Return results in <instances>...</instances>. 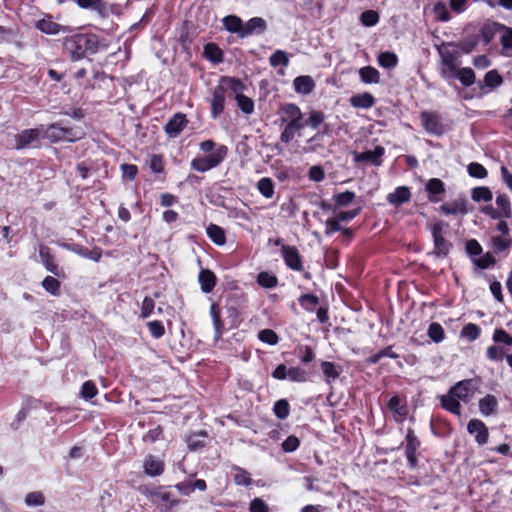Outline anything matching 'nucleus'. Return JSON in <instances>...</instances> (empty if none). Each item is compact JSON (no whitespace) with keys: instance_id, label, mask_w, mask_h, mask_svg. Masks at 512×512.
Segmentation results:
<instances>
[{"instance_id":"f257e3e1","label":"nucleus","mask_w":512,"mask_h":512,"mask_svg":"<svg viewBox=\"0 0 512 512\" xmlns=\"http://www.w3.org/2000/svg\"><path fill=\"white\" fill-rule=\"evenodd\" d=\"M440 55V74L448 82L459 80L465 87H470L476 82V74L470 67H459L463 54L455 42L442 43L438 47Z\"/></svg>"},{"instance_id":"f03ea898","label":"nucleus","mask_w":512,"mask_h":512,"mask_svg":"<svg viewBox=\"0 0 512 512\" xmlns=\"http://www.w3.org/2000/svg\"><path fill=\"white\" fill-rule=\"evenodd\" d=\"M62 51L70 61L77 62L100 49V38L94 33L77 32L62 38Z\"/></svg>"},{"instance_id":"7ed1b4c3","label":"nucleus","mask_w":512,"mask_h":512,"mask_svg":"<svg viewBox=\"0 0 512 512\" xmlns=\"http://www.w3.org/2000/svg\"><path fill=\"white\" fill-rule=\"evenodd\" d=\"M140 492L147 496L151 503L157 507L160 512H173V509L180 503V500L169 491H165L163 487L148 489L140 487Z\"/></svg>"},{"instance_id":"20e7f679","label":"nucleus","mask_w":512,"mask_h":512,"mask_svg":"<svg viewBox=\"0 0 512 512\" xmlns=\"http://www.w3.org/2000/svg\"><path fill=\"white\" fill-rule=\"evenodd\" d=\"M228 147L226 145H219L213 153L205 156L195 157L190 166L197 172L204 173L218 167L227 157Z\"/></svg>"},{"instance_id":"39448f33","label":"nucleus","mask_w":512,"mask_h":512,"mask_svg":"<svg viewBox=\"0 0 512 512\" xmlns=\"http://www.w3.org/2000/svg\"><path fill=\"white\" fill-rule=\"evenodd\" d=\"M448 226L449 224L443 220H437L430 226L434 244L432 254L438 258L447 257L451 248L453 247L452 243L445 238V233Z\"/></svg>"},{"instance_id":"423d86ee","label":"nucleus","mask_w":512,"mask_h":512,"mask_svg":"<svg viewBox=\"0 0 512 512\" xmlns=\"http://www.w3.org/2000/svg\"><path fill=\"white\" fill-rule=\"evenodd\" d=\"M221 82L226 83L229 89L235 93L237 106L243 113L251 114L254 111V102L250 97L242 93L245 86L239 78L222 76Z\"/></svg>"},{"instance_id":"0eeeda50","label":"nucleus","mask_w":512,"mask_h":512,"mask_svg":"<svg viewBox=\"0 0 512 512\" xmlns=\"http://www.w3.org/2000/svg\"><path fill=\"white\" fill-rule=\"evenodd\" d=\"M420 120L424 130L436 136H442L446 132L441 116L435 111H422Z\"/></svg>"},{"instance_id":"6e6552de","label":"nucleus","mask_w":512,"mask_h":512,"mask_svg":"<svg viewBox=\"0 0 512 512\" xmlns=\"http://www.w3.org/2000/svg\"><path fill=\"white\" fill-rule=\"evenodd\" d=\"M479 387V380L475 378L458 381L450 390L460 401L469 403Z\"/></svg>"},{"instance_id":"1a4fd4ad","label":"nucleus","mask_w":512,"mask_h":512,"mask_svg":"<svg viewBox=\"0 0 512 512\" xmlns=\"http://www.w3.org/2000/svg\"><path fill=\"white\" fill-rule=\"evenodd\" d=\"M227 88L229 87L226 85V83H222L220 79L219 84L216 85L212 90V98L210 100V116L213 119L218 118L225 109Z\"/></svg>"},{"instance_id":"9d476101","label":"nucleus","mask_w":512,"mask_h":512,"mask_svg":"<svg viewBox=\"0 0 512 512\" xmlns=\"http://www.w3.org/2000/svg\"><path fill=\"white\" fill-rule=\"evenodd\" d=\"M405 441V456L407 458L408 467L415 469L418 467L417 450L419 449L421 442L412 428L407 429Z\"/></svg>"},{"instance_id":"9b49d317","label":"nucleus","mask_w":512,"mask_h":512,"mask_svg":"<svg viewBox=\"0 0 512 512\" xmlns=\"http://www.w3.org/2000/svg\"><path fill=\"white\" fill-rule=\"evenodd\" d=\"M281 256L289 269L297 272L304 271L303 257L296 246L282 245Z\"/></svg>"},{"instance_id":"f8f14e48","label":"nucleus","mask_w":512,"mask_h":512,"mask_svg":"<svg viewBox=\"0 0 512 512\" xmlns=\"http://www.w3.org/2000/svg\"><path fill=\"white\" fill-rule=\"evenodd\" d=\"M39 257L41 259L42 264L45 269L55 275L58 278H64L65 272L55 261L54 255L51 253V250L46 245H40L39 247Z\"/></svg>"},{"instance_id":"ddd939ff","label":"nucleus","mask_w":512,"mask_h":512,"mask_svg":"<svg viewBox=\"0 0 512 512\" xmlns=\"http://www.w3.org/2000/svg\"><path fill=\"white\" fill-rule=\"evenodd\" d=\"M189 121L184 113H175L164 125V132L169 138L178 137L181 132L187 127Z\"/></svg>"},{"instance_id":"4468645a","label":"nucleus","mask_w":512,"mask_h":512,"mask_svg":"<svg viewBox=\"0 0 512 512\" xmlns=\"http://www.w3.org/2000/svg\"><path fill=\"white\" fill-rule=\"evenodd\" d=\"M60 246L94 262H99L102 257V249L98 246H95L92 249H88L87 247L77 243H62Z\"/></svg>"},{"instance_id":"2eb2a0df","label":"nucleus","mask_w":512,"mask_h":512,"mask_svg":"<svg viewBox=\"0 0 512 512\" xmlns=\"http://www.w3.org/2000/svg\"><path fill=\"white\" fill-rule=\"evenodd\" d=\"M504 24L497 21H486L477 30L480 42L483 46L489 45L498 33L502 32Z\"/></svg>"},{"instance_id":"dca6fc26","label":"nucleus","mask_w":512,"mask_h":512,"mask_svg":"<svg viewBox=\"0 0 512 512\" xmlns=\"http://www.w3.org/2000/svg\"><path fill=\"white\" fill-rule=\"evenodd\" d=\"M480 43V39L477 33V30L473 28L472 30L468 27L464 31V35L458 42H455V45L461 50L463 54H470L473 52L478 44Z\"/></svg>"},{"instance_id":"f3484780","label":"nucleus","mask_w":512,"mask_h":512,"mask_svg":"<svg viewBox=\"0 0 512 512\" xmlns=\"http://www.w3.org/2000/svg\"><path fill=\"white\" fill-rule=\"evenodd\" d=\"M385 154V148L383 146H376L374 150H367L365 152H354V161L356 163L369 162L375 166L382 164V157Z\"/></svg>"},{"instance_id":"a211bd4d","label":"nucleus","mask_w":512,"mask_h":512,"mask_svg":"<svg viewBox=\"0 0 512 512\" xmlns=\"http://www.w3.org/2000/svg\"><path fill=\"white\" fill-rule=\"evenodd\" d=\"M467 431L475 435V441L478 445H485L489 439V431L485 423L480 419H471L467 424Z\"/></svg>"},{"instance_id":"6ab92c4d","label":"nucleus","mask_w":512,"mask_h":512,"mask_svg":"<svg viewBox=\"0 0 512 512\" xmlns=\"http://www.w3.org/2000/svg\"><path fill=\"white\" fill-rule=\"evenodd\" d=\"M425 191L431 203H438L445 195V183L439 178H431L425 184Z\"/></svg>"},{"instance_id":"aec40b11","label":"nucleus","mask_w":512,"mask_h":512,"mask_svg":"<svg viewBox=\"0 0 512 512\" xmlns=\"http://www.w3.org/2000/svg\"><path fill=\"white\" fill-rule=\"evenodd\" d=\"M41 130L38 128L24 129L15 135V149L22 150L31 146V144L39 139Z\"/></svg>"},{"instance_id":"412c9836","label":"nucleus","mask_w":512,"mask_h":512,"mask_svg":"<svg viewBox=\"0 0 512 512\" xmlns=\"http://www.w3.org/2000/svg\"><path fill=\"white\" fill-rule=\"evenodd\" d=\"M282 124L303 120L301 109L294 103H283L278 110Z\"/></svg>"},{"instance_id":"4be33fe9","label":"nucleus","mask_w":512,"mask_h":512,"mask_svg":"<svg viewBox=\"0 0 512 512\" xmlns=\"http://www.w3.org/2000/svg\"><path fill=\"white\" fill-rule=\"evenodd\" d=\"M35 27L42 33L48 35H56L61 32L69 31V27L54 22L51 17L40 19L36 22Z\"/></svg>"},{"instance_id":"5701e85b","label":"nucleus","mask_w":512,"mask_h":512,"mask_svg":"<svg viewBox=\"0 0 512 512\" xmlns=\"http://www.w3.org/2000/svg\"><path fill=\"white\" fill-rule=\"evenodd\" d=\"M144 472L151 477L160 476L165 470V464L162 460L157 459L155 456L149 454L143 461Z\"/></svg>"},{"instance_id":"b1692460","label":"nucleus","mask_w":512,"mask_h":512,"mask_svg":"<svg viewBox=\"0 0 512 512\" xmlns=\"http://www.w3.org/2000/svg\"><path fill=\"white\" fill-rule=\"evenodd\" d=\"M210 316L212 318L213 327H214V336L216 340L221 339L226 328L224 321L221 317V307L218 303L213 302L210 306Z\"/></svg>"},{"instance_id":"393cba45","label":"nucleus","mask_w":512,"mask_h":512,"mask_svg":"<svg viewBox=\"0 0 512 512\" xmlns=\"http://www.w3.org/2000/svg\"><path fill=\"white\" fill-rule=\"evenodd\" d=\"M387 202L393 206H400L407 203L411 199V190L408 186H398L394 192L389 193L386 197Z\"/></svg>"},{"instance_id":"a878e982","label":"nucleus","mask_w":512,"mask_h":512,"mask_svg":"<svg viewBox=\"0 0 512 512\" xmlns=\"http://www.w3.org/2000/svg\"><path fill=\"white\" fill-rule=\"evenodd\" d=\"M503 83V77L500 75L498 70L493 69L488 71L485 75L482 81L478 82V86L481 90L485 91L487 89L488 91H492L496 89L497 87L501 86Z\"/></svg>"},{"instance_id":"bb28decb","label":"nucleus","mask_w":512,"mask_h":512,"mask_svg":"<svg viewBox=\"0 0 512 512\" xmlns=\"http://www.w3.org/2000/svg\"><path fill=\"white\" fill-rule=\"evenodd\" d=\"M75 3L82 9H92L102 19L109 15L107 3L104 0H75Z\"/></svg>"},{"instance_id":"cd10ccee","label":"nucleus","mask_w":512,"mask_h":512,"mask_svg":"<svg viewBox=\"0 0 512 512\" xmlns=\"http://www.w3.org/2000/svg\"><path fill=\"white\" fill-rule=\"evenodd\" d=\"M198 282L200 284L202 292L208 294L214 290L217 284V277L212 270L201 269L198 275Z\"/></svg>"},{"instance_id":"c85d7f7f","label":"nucleus","mask_w":512,"mask_h":512,"mask_svg":"<svg viewBox=\"0 0 512 512\" xmlns=\"http://www.w3.org/2000/svg\"><path fill=\"white\" fill-rule=\"evenodd\" d=\"M467 204L468 203L466 199L446 202L439 207V211L445 215H464L468 213Z\"/></svg>"},{"instance_id":"c756f323","label":"nucleus","mask_w":512,"mask_h":512,"mask_svg":"<svg viewBox=\"0 0 512 512\" xmlns=\"http://www.w3.org/2000/svg\"><path fill=\"white\" fill-rule=\"evenodd\" d=\"M267 29L266 21L261 17H253L249 19L243 26L242 38L252 34H261Z\"/></svg>"},{"instance_id":"7c9ffc66","label":"nucleus","mask_w":512,"mask_h":512,"mask_svg":"<svg viewBox=\"0 0 512 512\" xmlns=\"http://www.w3.org/2000/svg\"><path fill=\"white\" fill-rule=\"evenodd\" d=\"M285 124L286 125L280 134V141L285 144H289L295 138V135L306 127L304 120Z\"/></svg>"},{"instance_id":"2f4dec72","label":"nucleus","mask_w":512,"mask_h":512,"mask_svg":"<svg viewBox=\"0 0 512 512\" xmlns=\"http://www.w3.org/2000/svg\"><path fill=\"white\" fill-rule=\"evenodd\" d=\"M175 488L183 495L189 496L196 489L199 491H205L207 489L206 481L203 479H196L195 481L186 480L179 482L175 485Z\"/></svg>"},{"instance_id":"473e14b6","label":"nucleus","mask_w":512,"mask_h":512,"mask_svg":"<svg viewBox=\"0 0 512 512\" xmlns=\"http://www.w3.org/2000/svg\"><path fill=\"white\" fill-rule=\"evenodd\" d=\"M349 103L353 108L370 109L375 105L376 99L371 93L364 92L351 96Z\"/></svg>"},{"instance_id":"72a5a7b5","label":"nucleus","mask_w":512,"mask_h":512,"mask_svg":"<svg viewBox=\"0 0 512 512\" xmlns=\"http://www.w3.org/2000/svg\"><path fill=\"white\" fill-rule=\"evenodd\" d=\"M440 401L443 409L454 415L461 416V401L454 394H451L450 389L446 395L440 397Z\"/></svg>"},{"instance_id":"f704fd0d","label":"nucleus","mask_w":512,"mask_h":512,"mask_svg":"<svg viewBox=\"0 0 512 512\" xmlns=\"http://www.w3.org/2000/svg\"><path fill=\"white\" fill-rule=\"evenodd\" d=\"M294 90L303 95L310 94L315 88V82L309 75H301L293 80Z\"/></svg>"},{"instance_id":"c9c22d12","label":"nucleus","mask_w":512,"mask_h":512,"mask_svg":"<svg viewBox=\"0 0 512 512\" xmlns=\"http://www.w3.org/2000/svg\"><path fill=\"white\" fill-rule=\"evenodd\" d=\"M203 56L213 64H220L224 61V53L222 49L213 42L204 46Z\"/></svg>"},{"instance_id":"e433bc0d","label":"nucleus","mask_w":512,"mask_h":512,"mask_svg":"<svg viewBox=\"0 0 512 512\" xmlns=\"http://www.w3.org/2000/svg\"><path fill=\"white\" fill-rule=\"evenodd\" d=\"M320 367L327 383H330L331 381L339 378L343 370L340 364H336L330 361H321Z\"/></svg>"},{"instance_id":"4c0bfd02","label":"nucleus","mask_w":512,"mask_h":512,"mask_svg":"<svg viewBox=\"0 0 512 512\" xmlns=\"http://www.w3.org/2000/svg\"><path fill=\"white\" fill-rule=\"evenodd\" d=\"M222 23L228 32L237 34L240 38H242L244 23L239 16L227 15L222 19Z\"/></svg>"},{"instance_id":"58836bf2","label":"nucleus","mask_w":512,"mask_h":512,"mask_svg":"<svg viewBox=\"0 0 512 512\" xmlns=\"http://www.w3.org/2000/svg\"><path fill=\"white\" fill-rule=\"evenodd\" d=\"M207 432H194L187 436L186 443L190 451H198L206 447Z\"/></svg>"},{"instance_id":"ea45409f","label":"nucleus","mask_w":512,"mask_h":512,"mask_svg":"<svg viewBox=\"0 0 512 512\" xmlns=\"http://www.w3.org/2000/svg\"><path fill=\"white\" fill-rule=\"evenodd\" d=\"M43 137L48 139L51 143L64 141V126H62L60 122L48 125L44 131Z\"/></svg>"},{"instance_id":"a19ab883","label":"nucleus","mask_w":512,"mask_h":512,"mask_svg":"<svg viewBox=\"0 0 512 512\" xmlns=\"http://www.w3.org/2000/svg\"><path fill=\"white\" fill-rule=\"evenodd\" d=\"M490 241L491 249L495 254H508L512 247V237L492 236Z\"/></svg>"},{"instance_id":"79ce46f5","label":"nucleus","mask_w":512,"mask_h":512,"mask_svg":"<svg viewBox=\"0 0 512 512\" xmlns=\"http://www.w3.org/2000/svg\"><path fill=\"white\" fill-rule=\"evenodd\" d=\"M500 44L501 55L505 57H512V27L504 24V29H502L500 36Z\"/></svg>"},{"instance_id":"37998d69","label":"nucleus","mask_w":512,"mask_h":512,"mask_svg":"<svg viewBox=\"0 0 512 512\" xmlns=\"http://www.w3.org/2000/svg\"><path fill=\"white\" fill-rule=\"evenodd\" d=\"M478 406L479 411L484 416H490L495 413L498 407V401L494 395L487 394L485 397L479 400Z\"/></svg>"},{"instance_id":"c03bdc74","label":"nucleus","mask_w":512,"mask_h":512,"mask_svg":"<svg viewBox=\"0 0 512 512\" xmlns=\"http://www.w3.org/2000/svg\"><path fill=\"white\" fill-rule=\"evenodd\" d=\"M206 233L214 244L222 246L226 243V234L222 227L211 223L207 226Z\"/></svg>"},{"instance_id":"a18cd8bd","label":"nucleus","mask_w":512,"mask_h":512,"mask_svg":"<svg viewBox=\"0 0 512 512\" xmlns=\"http://www.w3.org/2000/svg\"><path fill=\"white\" fill-rule=\"evenodd\" d=\"M359 77L365 84H378L380 82V73L373 66H364L360 68Z\"/></svg>"},{"instance_id":"49530a36","label":"nucleus","mask_w":512,"mask_h":512,"mask_svg":"<svg viewBox=\"0 0 512 512\" xmlns=\"http://www.w3.org/2000/svg\"><path fill=\"white\" fill-rule=\"evenodd\" d=\"M497 210L503 219L512 217V207L508 195L505 193L498 194L496 197Z\"/></svg>"},{"instance_id":"de8ad7c7","label":"nucleus","mask_w":512,"mask_h":512,"mask_svg":"<svg viewBox=\"0 0 512 512\" xmlns=\"http://www.w3.org/2000/svg\"><path fill=\"white\" fill-rule=\"evenodd\" d=\"M232 471L233 481L237 486H249L252 484L251 475L244 468L234 465Z\"/></svg>"},{"instance_id":"09e8293b","label":"nucleus","mask_w":512,"mask_h":512,"mask_svg":"<svg viewBox=\"0 0 512 512\" xmlns=\"http://www.w3.org/2000/svg\"><path fill=\"white\" fill-rule=\"evenodd\" d=\"M256 282L262 288L273 289L278 285V278L273 273L262 271L258 273Z\"/></svg>"},{"instance_id":"8fccbe9b","label":"nucleus","mask_w":512,"mask_h":512,"mask_svg":"<svg viewBox=\"0 0 512 512\" xmlns=\"http://www.w3.org/2000/svg\"><path fill=\"white\" fill-rule=\"evenodd\" d=\"M257 189L263 197L270 199L275 193L274 181L270 177H263L257 182Z\"/></svg>"},{"instance_id":"3c124183","label":"nucleus","mask_w":512,"mask_h":512,"mask_svg":"<svg viewBox=\"0 0 512 512\" xmlns=\"http://www.w3.org/2000/svg\"><path fill=\"white\" fill-rule=\"evenodd\" d=\"M378 64L386 69L395 68L398 64V56L394 52H381L377 57Z\"/></svg>"},{"instance_id":"603ef678","label":"nucleus","mask_w":512,"mask_h":512,"mask_svg":"<svg viewBox=\"0 0 512 512\" xmlns=\"http://www.w3.org/2000/svg\"><path fill=\"white\" fill-rule=\"evenodd\" d=\"M165 439L164 429L161 425L149 429L143 436L142 441L147 444H153Z\"/></svg>"},{"instance_id":"864d4df0","label":"nucleus","mask_w":512,"mask_h":512,"mask_svg":"<svg viewBox=\"0 0 512 512\" xmlns=\"http://www.w3.org/2000/svg\"><path fill=\"white\" fill-rule=\"evenodd\" d=\"M247 303V296L244 292H234L228 296L225 305L233 306L239 310H243L246 308Z\"/></svg>"},{"instance_id":"5fc2aeb1","label":"nucleus","mask_w":512,"mask_h":512,"mask_svg":"<svg viewBox=\"0 0 512 512\" xmlns=\"http://www.w3.org/2000/svg\"><path fill=\"white\" fill-rule=\"evenodd\" d=\"M42 287L52 296H59L61 293V282L53 276H46L42 281Z\"/></svg>"},{"instance_id":"6e6d98bb","label":"nucleus","mask_w":512,"mask_h":512,"mask_svg":"<svg viewBox=\"0 0 512 512\" xmlns=\"http://www.w3.org/2000/svg\"><path fill=\"white\" fill-rule=\"evenodd\" d=\"M481 335V328L474 323H468L463 326L460 331L461 338L467 339L470 342L477 340Z\"/></svg>"},{"instance_id":"4d7b16f0","label":"nucleus","mask_w":512,"mask_h":512,"mask_svg":"<svg viewBox=\"0 0 512 512\" xmlns=\"http://www.w3.org/2000/svg\"><path fill=\"white\" fill-rule=\"evenodd\" d=\"M326 116L320 110H311L308 114V118L304 121L305 126H309L310 128L316 130L318 129L325 121Z\"/></svg>"},{"instance_id":"13d9d810","label":"nucleus","mask_w":512,"mask_h":512,"mask_svg":"<svg viewBox=\"0 0 512 512\" xmlns=\"http://www.w3.org/2000/svg\"><path fill=\"white\" fill-rule=\"evenodd\" d=\"M387 407L391 412L399 416H406L408 413L406 404L402 402L398 395H394L389 399Z\"/></svg>"},{"instance_id":"bf43d9fd","label":"nucleus","mask_w":512,"mask_h":512,"mask_svg":"<svg viewBox=\"0 0 512 512\" xmlns=\"http://www.w3.org/2000/svg\"><path fill=\"white\" fill-rule=\"evenodd\" d=\"M471 197L475 202H490L493 199V193L489 187L479 186L472 189Z\"/></svg>"},{"instance_id":"052dcab7","label":"nucleus","mask_w":512,"mask_h":512,"mask_svg":"<svg viewBox=\"0 0 512 512\" xmlns=\"http://www.w3.org/2000/svg\"><path fill=\"white\" fill-rule=\"evenodd\" d=\"M298 302L304 310L308 312H313L316 306L319 304V298L315 294L307 293L302 294L298 298Z\"/></svg>"},{"instance_id":"680f3d73","label":"nucleus","mask_w":512,"mask_h":512,"mask_svg":"<svg viewBox=\"0 0 512 512\" xmlns=\"http://www.w3.org/2000/svg\"><path fill=\"white\" fill-rule=\"evenodd\" d=\"M288 379L292 382L303 383L310 379V373L299 366L289 368Z\"/></svg>"},{"instance_id":"e2e57ef3","label":"nucleus","mask_w":512,"mask_h":512,"mask_svg":"<svg viewBox=\"0 0 512 512\" xmlns=\"http://www.w3.org/2000/svg\"><path fill=\"white\" fill-rule=\"evenodd\" d=\"M290 411V404L286 399H279L274 403L273 413L278 419H286L290 415Z\"/></svg>"},{"instance_id":"0e129e2a","label":"nucleus","mask_w":512,"mask_h":512,"mask_svg":"<svg viewBox=\"0 0 512 512\" xmlns=\"http://www.w3.org/2000/svg\"><path fill=\"white\" fill-rule=\"evenodd\" d=\"M356 198V194L353 191H344L341 193H337L333 196V201L337 207H347L352 202H354Z\"/></svg>"},{"instance_id":"69168bd1","label":"nucleus","mask_w":512,"mask_h":512,"mask_svg":"<svg viewBox=\"0 0 512 512\" xmlns=\"http://www.w3.org/2000/svg\"><path fill=\"white\" fill-rule=\"evenodd\" d=\"M229 329L237 328L241 323V310L233 306L225 305Z\"/></svg>"},{"instance_id":"338daca9","label":"nucleus","mask_w":512,"mask_h":512,"mask_svg":"<svg viewBox=\"0 0 512 512\" xmlns=\"http://www.w3.org/2000/svg\"><path fill=\"white\" fill-rule=\"evenodd\" d=\"M427 334L435 343H440L445 339V331L438 322H432L429 325Z\"/></svg>"},{"instance_id":"774afa93","label":"nucleus","mask_w":512,"mask_h":512,"mask_svg":"<svg viewBox=\"0 0 512 512\" xmlns=\"http://www.w3.org/2000/svg\"><path fill=\"white\" fill-rule=\"evenodd\" d=\"M146 326L150 335L155 339H160L165 335V327L160 320L148 321Z\"/></svg>"}]
</instances>
